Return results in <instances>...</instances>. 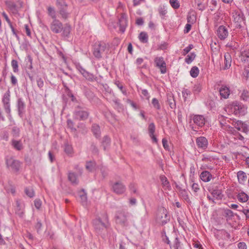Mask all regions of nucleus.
Segmentation results:
<instances>
[{
    "instance_id": "obj_38",
    "label": "nucleus",
    "mask_w": 249,
    "mask_h": 249,
    "mask_svg": "<svg viewBox=\"0 0 249 249\" xmlns=\"http://www.w3.org/2000/svg\"><path fill=\"white\" fill-rule=\"evenodd\" d=\"M47 11L48 15L51 17L53 20L56 19V12L53 7L51 6L48 7Z\"/></svg>"
},
{
    "instance_id": "obj_14",
    "label": "nucleus",
    "mask_w": 249,
    "mask_h": 249,
    "mask_svg": "<svg viewBox=\"0 0 249 249\" xmlns=\"http://www.w3.org/2000/svg\"><path fill=\"white\" fill-rule=\"evenodd\" d=\"M233 21L235 24L236 28L240 29L242 28V23H244L245 17L242 13H236L233 16Z\"/></svg>"
},
{
    "instance_id": "obj_18",
    "label": "nucleus",
    "mask_w": 249,
    "mask_h": 249,
    "mask_svg": "<svg viewBox=\"0 0 249 249\" xmlns=\"http://www.w3.org/2000/svg\"><path fill=\"white\" fill-rule=\"evenodd\" d=\"M193 120L194 123L199 127H202L205 124V119L203 115H195Z\"/></svg>"
},
{
    "instance_id": "obj_19",
    "label": "nucleus",
    "mask_w": 249,
    "mask_h": 249,
    "mask_svg": "<svg viewBox=\"0 0 249 249\" xmlns=\"http://www.w3.org/2000/svg\"><path fill=\"white\" fill-rule=\"evenodd\" d=\"M91 131L93 133V135L96 138H99L101 137V132L100 130V126L96 124H93L91 126Z\"/></svg>"
},
{
    "instance_id": "obj_1",
    "label": "nucleus",
    "mask_w": 249,
    "mask_h": 249,
    "mask_svg": "<svg viewBox=\"0 0 249 249\" xmlns=\"http://www.w3.org/2000/svg\"><path fill=\"white\" fill-rule=\"evenodd\" d=\"M92 224L95 232L103 238L105 237L106 232L110 227L107 213L103 214L102 217L98 216L93 219Z\"/></svg>"
},
{
    "instance_id": "obj_41",
    "label": "nucleus",
    "mask_w": 249,
    "mask_h": 249,
    "mask_svg": "<svg viewBox=\"0 0 249 249\" xmlns=\"http://www.w3.org/2000/svg\"><path fill=\"white\" fill-rule=\"evenodd\" d=\"M67 125L68 127L71 129V132H76L77 129L74 127V123L71 119H69L67 120Z\"/></svg>"
},
{
    "instance_id": "obj_22",
    "label": "nucleus",
    "mask_w": 249,
    "mask_h": 249,
    "mask_svg": "<svg viewBox=\"0 0 249 249\" xmlns=\"http://www.w3.org/2000/svg\"><path fill=\"white\" fill-rule=\"evenodd\" d=\"M11 145L14 149L18 151H20L23 148L21 140L13 139L11 141Z\"/></svg>"
},
{
    "instance_id": "obj_17",
    "label": "nucleus",
    "mask_w": 249,
    "mask_h": 249,
    "mask_svg": "<svg viewBox=\"0 0 249 249\" xmlns=\"http://www.w3.org/2000/svg\"><path fill=\"white\" fill-rule=\"evenodd\" d=\"M228 35L227 28L223 26H220L217 30V36L221 40H224Z\"/></svg>"
},
{
    "instance_id": "obj_13",
    "label": "nucleus",
    "mask_w": 249,
    "mask_h": 249,
    "mask_svg": "<svg viewBox=\"0 0 249 249\" xmlns=\"http://www.w3.org/2000/svg\"><path fill=\"white\" fill-rule=\"evenodd\" d=\"M112 189L116 194L121 195L124 193L126 188L123 183L117 181L112 184Z\"/></svg>"
},
{
    "instance_id": "obj_54",
    "label": "nucleus",
    "mask_w": 249,
    "mask_h": 249,
    "mask_svg": "<svg viewBox=\"0 0 249 249\" xmlns=\"http://www.w3.org/2000/svg\"><path fill=\"white\" fill-rule=\"evenodd\" d=\"M155 125L153 123H151L148 126V132L149 135H152L155 131Z\"/></svg>"
},
{
    "instance_id": "obj_64",
    "label": "nucleus",
    "mask_w": 249,
    "mask_h": 249,
    "mask_svg": "<svg viewBox=\"0 0 249 249\" xmlns=\"http://www.w3.org/2000/svg\"><path fill=\"white\" fill-rule=\"evenodd\" d=\"M238 249H247V246L245 242H239L237 244Z\"/></svg>"
},
{
    "instance_id": "obj_36",
    "label": "nucleus",
    "mask_w": 249,
    "mask_h": 249,
    "mask_svg": "<svg viewBox=\"0 0 249 249\" xmlns=\"http://www.w3.org/2000/svg\"><path fill=\"white\" fill-rule=\"evenodd\" d=\"M212 196L216 199H221L222 195L221 191L220 190H213L211 193Z\"/></svg>"
},
{
    "instance_id": "obj_50",
    "label": "nucleus",
    "mask_w": 249,
    "mask_h": 249,
    "mask_svg": "<svg viewBox=\"0 0 249 249\" xmlns=\"http://www.w3.org/2000/svg\"><path fill=\"white\" fill-rule=\"evenodd\" d=\"M168 102L171 108H175L176 107V103L173 98V96H170L168 98Z\"/></svg>"
},
{
    "instance_id": "obj_43",
    "label": "nucleus",
    "mask_w": 249,
    "mask_h": 249,
    "mask_svg": "<svg viewBox=\"0 0 249 249\" xmlns=\"http://www.w3.org/2000/svg\"><path fill=\"white\" fill-rule=\"evenodd\" d=\"M196 56L195 53H191L185 58V62L188 64H190L195 59Z\"/></svg>"
},
{
    "instance_id": "obj_42",
    "label": "nucleus",
    "mask_w": 249,
    "mask_h": 249,
    "mask_svg": "<svg viewBox=\"0 0 249 249\" xmlns=\"http://www.w3.org/2000/svg\"><path fill=\"white\" fill-rule=\"evenodd\" d=\"M20 134V129L17 126H14L12 128L11 134L12 136L15 138L19 137Z\"/></svg>"
},
{
    "instance_id": "obj_29",
    "label": "nucleus",
    "mask_w": 249,
    "mask_h": 249,
    "mask_svg": "<svg viewBox=\"0 0 249 249\" xmlns=\"http://www.w3.org/2000/svg\"><path fill=\"white\" fill-rule=\"evenodd\" d=\"M241 60L242 62L249 61V47L241 53Z\"/></svg>"
},
{
    "instance_id": "obj_27",
    "label": "nucleus",
    "mask_w": 249,
    "mask_h": 249,
    "mask_svg": "<svg viewBox=\"0 0 249 249\" xmlns=\"http://www.w3.org/2000/svg\"><path fill=\"white\" fill-rule=\"evenodd\" d=\"M5 4L13 13H17L18 11V5H17L14 2L11 1H6L5 2Z\"/></svg>"
},
{
    "instance_id": "obj_24",
    "label": "nucleus",
    "mask_w": 249,
    "mask_h": 249,
    "mask_svg": "<svg viewBox=\"0 0 249 249\" xmlns=\"http://www.w3.org/2000/svg\"><path fill=\"white\" fill-rule=\"evenodd\" d=\"M212 178V175L208 171H203L200 175V178L204 182H209Z\"/></svg>"
},
{
    "instance_id": "obj_62",
    "label": "nucleus",
    "mask_w": 249,
    "mask_h": 249,
    "mask_svg": "<svg viewBox=\"0 0 249 249\" xmlns=\"http://www.w3.org/2000/svg\"><path fill=\"white\" fill-rule=\"evenodd\" d=\"M36 83H37L38 87L40 89H41L44 86V82H43V80L42 79V78H38L36 79Z\"/></svg>"
},
{
    "instance_id": "obj_20",
    "label": "nucleus",
    "mask_w": 249,
    "mask_h": 249,
    "mask_svg": "<svg viewBox=\"0 0 249 249\" xmlns=\"http://www.w3.org/2000/svg\"><path fill=\"white\" fill-rule=\"evenodd\" d=\"M219 92L221 97L227 99L229 97L230 95L229 88L225 86H222L219 89Z\"/></svg>"
},
{
    "instance_id": "obj_59",
    "label": "nucleus",
    "mask_w": 249,
    "mask_h": 249,
    "mask_svg": "<svg viewBox=\"0 0 249 249\" xmlns=\"http://www.w3.org/2000/svg\"><path fill=\"white\" fill-rule=\"evenodd\" d=\"M201 90V87L199 85H195L193 89V91L194 94H198L200 92Z\"/></svg>"
},
{
    "instance_id": "obj_28",
    "label": "nucleus",
    "mask_w": 249,
    "mask_h": 249,
    "mask_svg": "<svg viewBox=\"0 0 249 249\" xmlns=\"http://www.w3.org/2000/svg\"><path fill=\"white\" fill-rule=\"evenodd\" d=\"M110 142V139L108 136L106 135L103 137L102 141V146L103 147V149L105 151H106L109 146Z\"/></svg>"
},
{
    "instance_id": "obj_45",
    "label": "nucleus",
    "mask_w": 249,
    "mask_h": 249,
    "mask_svg": "<svg viewBox=\"0 0 249 249\" xmlns=\"http://www.w3.org/2000/svg\"><path fill=\"white\" fill-rule=\"evenodd\" d=\"M160 178L163 186L168 187L169 185V182L168 181L167 178L164 175H161Z\"/></svg>"
},
{
    "instance_id": "obj_57",
    "label": "nucleus",
    "mask_w": 249,
    "mask_h": 249,
    "mask_svg": "<svg viewBox=\"0 0 249 249\" xmlns=\"http://www.w3.org/2000/svg\"><path fill=\"white\" fill-rule=\"evenodd\" d=\"M101 173L103 178H105L108 175V170L106 167H102L100 168Z\"/></svg>"
},
{
    "instance_id": "obj_23",
    "label": "nucleus",
    "mask_w": 249,
    "mask_h": 249,
    "mask_svg": "<svg viewBox=\"0 0 249 249\" xmlns=\"http://www.w3.org/2000/svg\"><path fill=\"white\" fill-rule=\"evenodd\" d=\"M119 23L120 25V30L122 33H124L125 30V28L127 26V19L124 15L122 16L119 20Z\"/></svg>"
},
{
    "instance_id": "obj_21",
    "label": "nucleus",
    "mask_w": 249,
    "mask_h": 249,
    "mask_svg": "<svg viewBox=\"0 0 249 249\" xmlns=\"http://www.w3.org/2000/svg\"><path fill=\"white\" fill-rule=\"evenodd\" d=\"M231 63V57L229 53H227L224 55V70H227L230 68Z\"/></svg>"
},
{
    "instance_id": "obj_30",
    "label": "nucleus",
    "mask_w": 249,
    "mask_h": 249,
    "mask_svg": "<svg viewBox=\"0 0 249 249\" xmlns=\"http://www.w3.org/2000/svg\"><path fill=\"white\" fill-rule=\"evenodd\" d=\"M237 198L241 202H246L249 199V196L244 192L239 193L237 196Z\"/></svg>"
},
{
    "instance_id": "obj_58",
    "label": "nucleus",
    "mask_w": 249,
    "mask_h": 249,
    "mask_svg": "<svg viewBox=\"0 0 249 249\" xmlns=\"http://www.w3.org/2000/svg\"><path fill=\"white\" fill-rule=\"evenodd\" d=\"M219 120V123L221 126H224L226 124V118L223 115H220L218 117Z\"/></svg>"
},
{
    "instance_id": "obj_61",
    "label": "nucleus",
    "mask_w": 249,
    "mask_h": 249,
    "mask_svg": "<svg viewBox=\"0 0 249 249\" xmlns=\"http://www.w3.org/2000/svg\"><path fill=\"white\" fill-rule=\"evenodd\" d=\"M142 94L143 97H145V98L146 100H149L150 98V95L149 94L147 91V90L145 89H142Z\"/></svg>"
},
{
    "instance_id": "obj_55",
    "label": "nucleus",
    "mask_w": 249,
    "mask_h": 249,
    "mask_svg": "<svg viewBox=\"0 0 249 249\" xmlns=\"http://www.w3.org/2000/svg\"><path fill=\"white\" fill-rule=\"evenodd\" d=\"M90 150H91V152L94 154L98 155L99 153V150L96 145L92 143L91 144Z\"/></svg>"
},
{
    "instance_id": "obj_5",
    "label": "nucleus",
    "mask_w": 249,
    "mask_h": 249,
    "mask_svg": "<svg viewBox=\"0 0 249 249\" xmlns=\"http://www.w3.org/2000/svg\"><path fill=\"white\" fill-rule=\"evenodd\" d=\"M130 215V214L128 212L123 210L118 211L115 216L117 223L123 226H127V217Z\"/></svg>"
},
{
    "instance_id": "obj_16",
    "label": "nucleus",
    "mask_w": 249,
    "mask_h": 249,
    "mask_svg": "<svg viewBox=\"0 0 249 249\" xmlns=\"http://www.w3.org/2000/svg\"><path fill=\"white\" fill-rule=\"evenodd\" d=\"M196 143L199 148L206 149L208 145L207 139L204 137H199L196 140Z\"/></svg>"
},
{
    "instance_id": "obj_4",
    "label": "nucleus",
    "mask_w": 249,
    "mask_h": 249,
    "mask_svg": "<svg viewBox=\"0 0 249 249\" xmlns=\"http://www.w3.org/2000/svg\"><path fill=\"white\" fill-rule=\"evenodd\" d=\"M107 48V45L104 42H98L96 43L93 48V55L97 59L102 57V54L105 51Z\"/></svg>"
},
{
    "instance_id": "obj_26",
    "label": "nucleus",
    "mask_w": 249,
    "mask_h": 249,
    "mask_svg": "<svg viewBox=\"0 0 249 249\" xmlns=\"http://www.w3.org/2000/svg\"><path fill=\"white\" fill-rule=\"evenodd\" d=\"M71 31V26L69 24H65L63 25V30H62V36L64 37H68Z\"/></svg>"
},
{
    "instance_id": "obj_33",
    "label": "nucleus",
    "mask_w": 249,
    "mask_h": 249,
    "mask_svg": "<svg viewBox=\"0 0 249 249\" xmlns=\"http://www.w3.org/2000/svg\"><path fill=\"white\" fill-rule=\"evenodd\" d=\"M68 179L72 184L77 185L78 183L76 174L73 172H70L68 175Z\"/></svg>"
},
{
    "instance_id": "obj_25",
    "label": "nucleus",
    "mask_w": 249,
    "mask_h": 249,
    "mask_svg": "<svg viewBox=\"0 0 249 249\" xmlns=\"http://www.w3.org/2000/svg\"><path fill=\"white\" fill-rule=\"evenodd\" d=\"M86 168L89 172H93L97 168V165L94 160H89L86 162Z\"/></svg>"
},
{
    "instance_id": "obj_35",
    "label": "nucleus",
    "mask_w": 249,
    "mask_h": 249,
    "mask_svg": "<svg viewBox=\"0 0 249 249\" xmlns=\"http://www.w3.org/2000/svg\"><path fill=\"white\" fill-rule=\"evenodd\" d=\"M80 197L82 204L83 206L86 205L87 202V194L85 192L84 189H82L81 192L80 193Z\"/></svg>"
},
{
    "instance_id": "obj_37",
    "label": "nucleus",
    "mask_w": 249,
    "mask_h": 249,
    "mask_svg": "<svg viewBox=\"0 0 249 249\" xmlns=\"http://www.w3.org/2000/svg\"><path fill=\"white\" fill-rule=\"evenodd\" d=\"M83 76L87 80L90 81V82L97 81V77L96 76H94L92 73H89L88 71H87L86 73H85V74H84V75Z\"/></svg>"
},
{
    "instance_id": "obj_63",
    "label": "nucleus",
    "mask_w": 249,
    "mask_h": 249,
    "mask_svg": "<svg viewBox=\"0 0 249 249\" xmlns=\"http://www.w3.org/2000/svg\"><path fill=\"white\" fill-rule=\"evenodd\" d=\"M35 206L37 209H39L41 206V201L39 199H36L34 201Z\"/></svg>"
},
{
    "instance_id": "obj_2",
    "label": "nucleus",
    "mask_w": 249,
    "mask_h": 249,
    "mask_svg": "<svg viewBox=\"0 0 249 249\" xmlns=\"http://www.w3.org/2000/svg\"><path fill=\"white\" fill-rule=\"evenodd\" d=\"M89 115V109L83 105H79L75 107L73 117L74 120L85 121Z\"/></svg>"
},
{
    "instance_id": "obj_52",
    "label": "nucleus",
    "mask_w": 249,
    "mask_h": 249,
    "mask_svg": "<svg viewBox=\"0 0 249 249\" xmlns=\"http://www.w3.org/2000/svg\"><path fill=\"white\" fill-rule=\"evenodd\" d=\"M64 151L67 154H71L72 152V148L68 143H65L64 145Z\"/></svg>"
},
{
    "instance_id": "obj_15",
    "label": "nucleus",
    "mask_w": 249,
    "mask_h": 249,
    "mask_svg": "<svg viewBox=\"0 0 249 249\" xmlns=\"http://www.w3.org/2000/svg\"><path fill=\"white\" fill-rule=\"evenodd\" d=\"M25 104L21 98H19L17 101V108L18 116L22 118L25 112Z\"/></svg>"
},
{
    "instance_id": "obj_31",
    "label": "nucleus",
    "mask_w": 249,
    "mask_h": 249,
    "mask_svg": "<svg viewBox=\"0 0 249 249\" xmlns=\"http://www.w3.org/2000/svg\"><path fill=\"white\" fill-rule=\"evenodd\" d=\"M83 91L86 97L89 100H92L94 97V93L91 91L87 87H84L83 89Z\"/></svg>"
},
{
    "instance_id": "obj_9",
    "label": "nucleus",
    "mask_w": 249,
    "mask_h": 249,
    "mask_svg": "<svg viewBox=\"0 0 249 249\" xmlns=\"http://www.w3.org/2000/svg\"><path fill=\"white\" fill-rule=\"evenodd\" d=\"M155 66L160 69V72L164 74L166 72V64L164 60L163 57H156L154 59Z\"/></svg>"
},
{
    "instance_id": "obj_3",
    "label": "nucleus",
    "mask_w": 249,
    "mask_h": 249,
    "mask_svg": "<svg viewBox=\"0 0 249 249\" xmlns=\"http://www.w3.org/2000/svg\"><path fill=\"white\" fill-rule=\"evenodd\" d=\"M56 6L58 10V13L62 18L66 19L69 15L67 11L68 4L64 0H56Z\"/></svg>"
},
{
    "instance_id": "obj_40",
    "label": "nucleus",
    "mask_w": 249,
    "mask_h": 249,
    "mask_svg": "<svg viewBox=\"0 0 249 249\" xmlns=\"http://www.w3.org/2000/svg\"><path fill=\"white\" fill-rule=\"evenodd\" d=\"M199 71L198 68L196 66H194L191 68L190 73L192 77L196 78L198 75Z\"/></svg>"
},
{
    "instance_id": "obj_48",
    "label": "nucleus",
    "mask_w": 249,
    "mask_h": 249,
    "mask_svg": "<svg viewBox=\"0 0 249 249\" xmlns=\"http://www.w3.org/2000/svg\"><path fill=\"white\" fill-rule=\"evenodd\" d=\"M224 216L227 218V219H231L233 216V213L230 209H225L224 210Z\"/></svg>"
},
{
    "instance_id": "obj_11",
    "label": "nucleus",
    "mask_w": 249,
    "mask_h": 249,
    "mask_svg": "<svg viewBox=\"0 0 249 249\" xmlns=\"http://www.w3.org/2000/svg\"><path fill=\"white\" fill-rule=\"evenodd\" d=\"M51 31L55 34H59L63 30V24L58 19L53 20L50 24Z\"/></svg>"
},
{
    "instance_id": "obj_12",
    "label": "nucleus",
    "mask_w": 249,
    "mask_h": 249,
    "mask_svg": "<svg viewBox=\"0 0 249 249\" xmlns=\"http://www.w3.org/2000/svg\"><path fill=\"white\" fill-rule=\"evenodd\" d=\"M232 124L233 125L234 127L238 131L243 132L245 133H247L249 131L248 125L242 121L239 120L233 121Z\"/></svg>"
},
{
    "instance_id": "obj_6",
    "label": "nucleus",
    "mask_w": 249,
    "mask_h": 249,
    "mask_svg": "<svg viewBox=\"0 0 249 249\" xmlns=\"http://www.w3.org/2000/svg\"><path fill=\"white\" fill-rule=\"evenodd\" d=\"M231 110L236 116H243L246 113L247 107L240 103L235 102L232 104Z\"/></svg>"
},
{
    "instance_id": "obj_56",
    "label": "nucleus",
    "mask_w": 249,
    "mask_h": 249,
    "mask_svg": "<svg viewBox=\"0 0 249 249\" xmlns=\"http://www.w3.org/2000/svg\"><path fill=\"white\" fill-rule=\"evenodd\" d=\"M182 94L184 101H186L188 96L191 94V91L188 89H184L182 91Z\"/></svg>"
},
{
    "instance_id": "obj_10",
    "label": "nucleus",
    "mask_w": 249,
    "mask_h": 249,
    "mask_svg": "<svg viewBox=\"0 0 249 249\" xmlns=\"http://www.w3.org/2000/svg\"><path fill=\"white\" fill-rule=\"evenodd\" d=\"M158 218L160 220L161 226H164L170 221V216L168 215L166 209L162 208L159 211Z\"/></svg>"
},
{
    "instance_id": "obj_47",
    "label": "nucleus",
    "mask_w": 249,
    "mask_h": 249,
    "mask_svg": "<svg viewBox=\"0 0 249 249\" xmlns=\"http://www.w3.org/2000/svg\"><path fill=\"white\" fill-rule=\"evenodd\" d=\"M25 193L30 197H33L35 196L34 191L32 188L27 187L25 189Z\"/></svg>"
},
{
    "instance_id": "obj_34",
    "label": "nucleus",
    "mask_w": 249,
    "mask_h": 249,
    "mask_svg": "<svg viewBox=\"0 0 249 249\" xmlns=\"http://www.w3.org/2000/svg\"><path fill=\"white\" fill-rule=\"evenodd\" d=\"M139 38L141 42L145 43L148 42V36L146 33L142 32L139 34Z\"/></svg>"
},
{
    "instance_id": "obj_39",
    "label": "nucleus",
    "mask_w": 249,
    "mask_h": 249,
    "mask_svg": "<svg viewBox=\"0 0 249 249\" xmlns=\"http://www.w3.org/2000/svg\"><path fill=\"white\" fill-rule=\"evenodd\" d=\"M240 98L245 102L249 101V91L244 89L241 93Z\"/></svg>"
},
{
    "instance_id": "obj_7",
    "label": "nucleus",
    "mask_w": 249,
    "mask_h": 249,
    "mask_svg": "<svg viewBox=\"0 0 249 249\" xmlns=\"http://www.w3.org/2000/svg\"><path fill=\"white\" fill-rule=\"evenodd\" d=\"M10 91L8 89L3 95L2 99V102L3 104V107L6 113L8 114V117H11L10 109Z\"/></svg>"
},
{
    "instance_id": "obj_46",
    "label": "nucleus",
    "mask_w": 249,
    "mask_h": 249,
    "mask_svg": "<svg viewBox=\"0 0 249 249\" xmlns=\"http://www.w3.org/2000/svg\"><path fill=\"white\" fill-rule=\"evenodd\" d=\"M11 65L14 72L17 73L18 72V62L16 60H12L11 61Z\"/></svg>"
},
{
    "instance_id": "obj_49",
    "label": "nucleus",
    "mask_w": 249,
    "mask_h": 249,
    "mask_svg": "<svg viewBox=\"0 0 249 249\" xmlns=\"http://www.w3.org/2000/svg\"><path fill=\"white\" fill-rule=\"evenodd\" d=\"M169 3L171 6L175 9H178L180 6V4L178 0H170Z\"/></svg>"
},
{
    "instance_id": "obj_44",
    "label": "nucleus",
    "mask_w": 249,
    "mask_h": 249,
    "mask_svg": "<svg viewBox=\"0 0 249 249\" xmlns=\"http://www.w3.org/2000/svg\"><path fill=\"white\" fill-rule=\"evenodd\" d=\"M158 11L161 17L162 18H164V17L167 13V10L165 6H160L158 9Z\"/></svg>"
},
{
    "instance_id": "obj_32",
    "label": "nucleus",
    "mask_w": 249,
    "mask_h": 249,
    "mask_svg": "<svg viewBox=\"0 0 249 249\" xmlns=\"http://www.w3.org/2000/svg\"><path fill=\"white\" fill-rule=\"evenodd\" d=\"M237 178L240 184H244L247 179V177L244 172L240 171L237 173Z\"/></svg>"
},
{
    "instance_id": "obj_60",
    "label": "nucleus",
    "mask_w": 249,
    "mask_h": 249,
    "mask_svg": "<svg viewBox=\"0 0 249 249\" xmlns=\"http://www.w3.org/2000/svg\"><path fill=\"white\" fill-rule=\"evenodd\" d=\"M9 25L10 28L11 29V30L12 31V33H13V35L15 36L17 38V39L18 40H19V37L17 33V31L15 29V28H14V26L13 25L12 23H11L9 24Z\"/></svg>"
},
{
    "instance_id": "obj_53",
    "label": "nucleus",
    "mask_w": 249,
    "mask_h": 249,
    "mask_svg": "<svg viewBox=\"0 0 249 249\" xmlns=\"http://www.w3.org/2000/svg\"><path fill=\"white\" fill-rule=\"evenodd\" d=\"M152 104L155 108L158 110L160 109V106L159 102L156 98H154L152 99Z\"/></svg>"
},
{
    "instance_id": "obj_8",
    "label": "nucleus",
    "mask_w": 249,
    "mask_h": 249,
    "mask_svg": "<svg viewBox=\"0 0 249 249\" xmlns=\"http://www.w3.org/2000/svg\"><path fill=\"white\" fill-rule=\"evenodd\" d=\"M6 163L8 167H11L15 172H18L21 167V162L12 158L7 159Z\"/></svg>"
},
{
    "instance_id": "obj_51",
    "label": "nucleus",
    "mask_w": 249,
    "mask_h": 249,
    "mask_svg": "<svg viewBox=\"0 0 249 249\" xmlns=\"http://www.w3.org/2000/svg\"><path fill=\"white\" fill-rule=\"evenodd\" d=\"M115 84L121 90L122 92L124 95H126V94H127L126 90L124 89L123 86L122 84H121L120 82L119 81H116L115 82Z\"/></svg>"
}]
</instances>
